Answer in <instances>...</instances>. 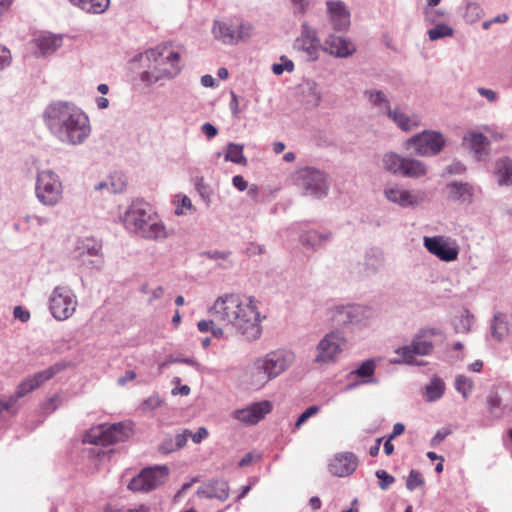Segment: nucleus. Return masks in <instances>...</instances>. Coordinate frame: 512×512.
Wrapping results in <instances>:
<instances>
[{"mask_svg": "<svg viewBox=\"0 0 512 512\" xmlns=\"http://www.w3.org/2000/svg\"><path fill=\"white\" fill-rule=\"evenodd\" d=\"M332 239L331 232H319L317 230H309L301 234L300 241L307 248L316 249L323 246Z\"/></svg>", "mask_w": 512, "mask_h": 512, "instance_id": "nucleus-30", "label": "nucleus"}, {"mask_svg": "<svg viewBox=\"0 0 512 512\" xmlns=\"http://www.w3.org/2000/svg\"><path fill=\"white\" fill-rule=\"evenodd\" d=\"M466 167L460 161H454L446 167V173L450 175H461L465 173Z\"/></svg>", "mask_w": 512, "mask_h": 512, "instance_id": "nucleus-57", "label": "nucleus"}, {"mask_svg": "<svg viewBox=\"0 0 512 512\" xmlns=\"http://www.w3.org/2000/svg\"><path fill=\"white\" fill-rule=\"evenodd\" d=\"M427 174V166L424 162L414 159L405 158L401 176L407 178H420Z\"/></svg>", "mask_w": 512, "mask_h": 512, "instance_id": "nucleus-33", "label": "nucleus"}, {"mask_svg": "<svg viewBox=\"0 0 512 512\" xmlns=\"http://www.w3.org/2000/svg\"><path fill=\"white\" fill-rule=\"evenodd\" d=\"M13 315L15 319H18L21 322H27L30 318V312L21 306H16L14 308Z\"/></svg>", "mask_w": 512, "mask_h": 512, "instance_id": "nucleus-59", "label": "nucleus"}, {"mask_svg": "<svg viewBox=\"0 0 512 512\" xmlns=\"http://www.w3.org/2000/svg\"><path fill=\"white\" fill-rule=\"evenodd\" d=\"M324 50L329 51L330 54L337 57H348L355 52L354 44L341 37L335 35H329L325 40Z\"/></svg>", "mask_w": 512, "mask_h": 512, "instance_id": "nucleus-21", "label": "nucleus"}, {"mask_svg": "<svg viewBox=\"0 0 512 512\" xmlns=\"http://www.w3.org/2000/svg\"><path fill=\"white\" fill-rule=\"evenodd\" d=\"M209 433L205 427H200L196 433H192L190 437L195 444L201 443L204 439L208 437Z\"/></svg>", "mask_w": 512, "mask_h": 512, "instance_id": "nucleus-61", "label": "nucleus"}, {"mask_svg": "<svg viewBox=\"0 0 512 512\" xmlns=\"http://www.w3.org/2000/svg\"><path fill=\"white\" fill-rule=\"evenodd\" d=\"M12 56L10 50L5 46H0V71L10 66Z\"/></svg>", "mask_w": 512, "mask_h": 512, "instance_id": "nucleus-55", "label": "nucleus"}, {"mask_svg": "<svg viewBox=\"0 0 512 512\" xmlns=\"http://www.w3.org/2000/svg\"><path fill=\"white\" fill-rule=\"evenodd\" d=\"M383 264V255L379 250L371 249L366 253L364 265L372 273L378 271Z\"/></svg>", "mask_w": 512, "mask_h": 512, "instance_id": "nucleus-42", "label": "nucleus"}, {"mask_svg": "<svg viewBox=\"0 0 512 512\" xmlns=\"http://www.w3.org/2000/svg\"><path fill=\"white\" fill-rule=\"evenodd\" d=\"M77 307V299L73 291L65 286H57L49 298V309L52 316L59 321L70 318Z\"/></svg>", "mask_w": 512, "mask_h": 512, "instance_id": "nucleus-13", "label": "nucleus"}, {"mask_svg": "<svg viewBox=\"0 0 512 512\" xmlns=\"http://www.w3.org/2000/svg\"><path fill=\"white\" fill-rule=\"evenodd\" d=\"M453 28L446 24H437L435 27L428 30L429 39L436 41L441 38L450 37L453 35Z\"/></svg>", "mask_w": 512, "mask_h": 512, "instance_id": "nucleus-44", "label": "nucleus"}, {"mask_svg": "<svg viewBox=\"0 0 512 512\" xmlns=\"http://www.w3.org/2000/svg\"><path fill=\"white\" fill-rule=\"evenodd\" d=\"M209 313L210 320L197 323L200 332H210L215 321L231 324L247 341H255L262 334L261 316L251 297L225 294L217 298Z\"/></svg>", "mask_w": 512, "mask_h": 512, "instance_id": "nucleus-1", "label": "nucleus"}, {"mask_svg": "<svg viewBox=\"0 0 512 512\" xmlns=\"http://www.w3.org/2000/svg\"><path fill=\"white\" fill-rule=\"evenodd\" d=\"M387 116L404 132L412 131L420 125V117L417 114L408 115L399 107L389 110Z\"/></svg>", "mask_w": 512, "mask_h": 512, "instance_id": "nucleus-23", "label": "nucleus"}, {"mask_svg": "<svg viewBox=\"0 0 512 512\" xmlns=\"http://www.w3.org/2000/svg\"><path fill=\"white\" fill-rule=\"evenodd\" d=\"M474 387V383L472 379L464 376L458 375L455 378V389L463 396L464 399H467L472 392Z\"/></svg>", "mask_w": 512, "mask_h": 512, "instance_id": "nucleus-43", "label": "nucleus"}, {"mask_svg": "<svg viewBox=\"0 0 512 512\" xmlns=\"http://www.w3.org/2000/svg\"><path fill=\"white\" fill-rule=\"evenodd\" d=\"M495 175L501 186L512 184V160L508 157L500 158L495 163Z\"/></svg>", "mask_w": 512, "mask_h": 512, "instance_id": "nucleus-32", "label": "nucleus"}, {"mask_svg": "<svg viewBox=\"0 0 512 512\" xmlns=\"http://www.w3.org/2000/svg\"><path fill=\"white\" fill-rule=\"evenodd\" d=\"M422 485H424V479L422 475L417 470L412 469L407 477L406 488L409 491H413Z\"/></svg>", "mask_w": 512, "mask_h": 512, "instance_id": "nucleus-49", "label": "nucleus"}, {"mask_svg": "<svg viewBox=\"0 0 512 512\" xmlns=\"http://www.w3.org/2000/svg\"><path fill=\"white\" fill-rule=\"evenodd\" d=\"M474 316L465 309L463 312L453 319V326L456 332L466 333L470 331Z\"/></svg>", "mask_w": 512, "mask_h": 512, "instance_id": "nucleus-41", "label": "nucleus"}, {"mask_svg": "<svg viewBox=\"0 0 512 512\" xmlns=\"http://www.w3.org/2000/svg\"><path fill=\"white\" fill-rule=\"evenodd\" d=\"M50 221L51 219L49 217L39 215H26L22 219V222L26 224L25 229H32L35 227L48 225Z\"/></svg>", "mask_w": 512, "mask_h": 512, "instance_id": "nucleus-45", "label": "nucleus"}, {"mask_svg": "<svg viewBox=\"0 0 512 512\" xmlns=\"http://www.w3.org/2000/svg\"><path fill=\"white\" fill-rule=\"evenodd\" d=\"M73 259L79 267L100 270L104 263L102 243L94 237L79 239L73 252Z\"/></svg>", "mask_w": 512, "mask_h": 512, "instance_id": "nucleus-12", "label": "nucleus"}, {"mask_svg": "<svg viewBox=\"0 0 512 512\" xmlns=\"http://www.w3.org/2000/svg\"><path fill=\"white\" fill-rule=\"evenodd\" d=\"M320 408L317 405L309 406L306 410H304L298 417L294 429H299L310 417L316 415L319 412Z\"/></svg>", "mask_w": 512, "mask_h": 512, "instance_id": "nucleus-51", "label": "nucleus"}, {"mask_svg": "<svg viewBox=\"0 0 512 512\" xmlns=\"http://www.w3.org/2000/svg\"><path fill=\"white\" fill-rule=\"evenodd\" d=\"M120 219L127 232L140 238L157 241L168 237L162 220L143 200H133Z\"/></svg>", "mask_w": 512, "mask_h": 512, "instance_id": "nucleus-3", "label": "nucleus"}, {"mask_svg": "<svg viewBox=\"0 0 512 512\" xmlns=\"http://www.w3.org/2000/svg\"><path fill=\"white\" fill-rule=\"evenodd\" d=\"M145 57L153 63V66L139 75L141 82L146 86H152L162 80L173 79L182 70L180 54L166 46H157L146 50Z\"/></svg>", "mask_w": 512, "mask_h": 512, "instance_id": "nucleus-5", "label": "nucleus"}, {"mask_svg": "<svg viewBox=\"0 0 512 512\" xmlns=\"http://www.w3.org/2000/svg\"><path fill=\"white\" fill-rule=\"evenodd\" d=\"M243 149H244V146L242 144L229 142L227 144V150L224 155V160L226 162H232L235 164L246 165L247 158L243 154Z\"/></svg>", "mask_w": 512, "mask_h": 512, "instance_id": "nucleus-38", "label": "nucleus"}, {"mask_svg": "<svg viewBox=\"0 0 512 512\" xmlns=\"http://www.w3.org/2000/svg\"><path fill=\"white\" fill-rule=\"evenodd\" d=\"M451 433V430L449 429H440L436 432V434L431 439V446H436L440 444L449 434Z\"/></svg>", "mask_w": 512, "mask_h": 512, "instance_id": "nucleus-60", "label": "nucleus"}, {"mask_svg": "<svg viewBox=\"0 0 512 512\" xmlns=\"http://www.w3.org/2000/svg\"><path fill=\"white\" fill-rule=\"evenodd\" d=\"M364 94L374 107L381 109L386 114L392 109L388 98L381 90H366Z\"/></svg>", "mask_w": 512, "mask_h": 512, "instance_id": "nucleus-39", "label": "nucleus"}, {"mask_svg": "<svg viewBox=\"0 0 512 512\" xmlns=\"http://www.w3.org/2000/svg\"><path fill=\"white\" fill-rule=\"evenodd\" d=\"M446 145L444 135L436 130H423L413 135L404 142L406 150L421 157H430L438 155Z\"/></svg>", "mask_w": 512, "mask_h": 512, "instance_id": "nucleus-10", "label": "nucleus"}, {"mask_svg": "<svg viewBox=\"0 0 512 512\" xmlns=\"http://www.w3.org/2000/svg\"><path fill=\"white\" fill-rule=\"evenodd\" d=\"M423 245L429 253L444 262L455 261L459 255V247L456 242L444 236H425Z\"/></svg>", "mask_w": 512, "mask_h": 512, "instance_id": "nucleus-15", "label": "nucleus"}, {"mask_svg": "<svg viewBox=\"0 0 512 512\" xmlns=\"http://www.w3.org/2000/svg\"><path fill=\"white\" fill-rule=\"evenodd\" d=\"M109 180V194H117L124 191L126 182L121 175H112Z\"/></svg>", "mask_w": 512, "mask_h": 512, "instance_id": "nucleus-47", "label": "nucleus"}, {"mask_svg": "<svg viewBox=\"0 0 512 512\" xmlns=\"http://www.w3.org/2000/svg\"><path fill=\"white\" fill-rule=\"evenodd\" d=\"M383 193L389 202L402 208L415 207L423 201V196L404 189L397 184L387 185Z\"/></svg>", "mask_w": 512, "mask_h": 512, "instance_id": "nucleus-16", "label": "nucleus"}, {"mask_svg": "<svg viewBox=\"0 0 512 512\" xmlns=\"http://www.w3.org/2000/svg\"><path fill=\"white\" fill-rule=\"evenodd\" d=\"M35 197L45 207L53 208L63 199V183L52 169L38 170L35 180Z\"/></svg>", "mask_w": 512, "mask_h": 512, "instance_id": "nucleus-8", "label": "nucleus"}, {"mask_svg": "<svg viewBox=\"0 0 512 512\" xmlns=\"http://www.w3.org/2000/svg\"><path fill=\"white\" fill-rule=\"evenodd\" d=\"M143 476L144 473H139L138 475L133 477L128 484V489L135 492L151 491V486L145 483Z\"/></svg>", "mask_w": 512, "mask_h": 512, "instance_id": "nucleus-46", "label": "nucleus"}, {"mask_svg": "<svg viewBox=\"0 0 512 512\" xmlns=\"http://www.w3.org/2000/svg\"><path fill=\"white\" fill-rule=\"evenodd\" d=\"M140 473H144L145 483L151 486V490L164 483L169 475V468L166 465H157L144 468Z\"/></svg>", "mask_w": 512, "mask_h": 512, "instance_id": "nucleus-26", "label": "nucleus"}, {"mask_svg": "<svg viewBox=\"0 0 512 512\" xmlns=\"http://www.w3.org/2000/svg\"><path fill=\"white\" fill-rule=\"evenodd\" d=\"M293 180L302 195L314 199H322L328 195L330 184L327 174L314 167H303L298 169Z\"/></svg>", "mask_w": 512, "mask_h": 512, "instance_id": "nucleus-9", "label": "nucleus"}, {"mask_svg": "<svg viewBox=\"0 0 512 512\" xmlns=\"http://www.w3.org/2000/svg\"><path fill=\"white\" fill-rule=\"evenodd\" d=\"M358 466V458L352 452L338 453L329 463V471L338 477L351 475Z\"/></svg>", "mask_w": 512, "mask_h": 512, "instance_id": "nucleus-18", "label": "nucleus"}, {"mask_svg": "<svg viewBox=\"0 0 512 512\" xmlns=\"http://www.w3.org/2000/svg\"><path fill=\"white\" fill-rule=\"evenodd\" d=\"M371 307L356 303H335L326 308L325 317L335 330L360 331L370 326L374 319Z\"/></svg>", "mask_w": 512, "mask_h": 512, "instance_id": "nucleus-4", "label": "nucleus"}, {"mask_svg": "<svg viewBox=\"0 0 512 512\" xmlns=\"http://www.w3.org/2000/svg\"><path fill=\"white\" fill-rule=\"evenodd\" d=\"M463 141L469 145L473 151L477 161H483L489 154L488 146L490 144L488 138L481 132L469 131L463 137Z\"/></svg>", "mask_w": 512, "mask_h": 512, "instance_id": "nucleus-20", "label": "nucleus"}, {"mask_svg": "<svg viewBox=\"0 0 512 512\" xmlns=\"http://www.w3.org/2000/svg\"><path fill=\"white\" fill-rule=\"evenodd\" d=\"M295 16H302L306 13L309 0H290Z\"/></svg>", "mask_w": 512, "mask_h": 512, "instance_id": "nucleus-53", "label": "nucleus"}, {"mask_svg": "<svg viewBox=\"0 0 512 512\" xmlns=\"http://www.w3.org/2000/svg\"><path fill=\"white\" fill-rule=\"evenodd\" d=\"M190 435H191V431L188 429H185L182 433H179L175 436L174 443H175V447L177 448V450L182 449L186 445Z\"/></svg>", "mask_w": 512, "mask_h": 512, "instance_id": "nucleus-58", "label": "nucleus"}, {"mask_svg": "<svg viewBox=\"0 0 512 512\" xmlns=\"http://www.w3.org/2000/svg\"><path fill=\"white\" fill-rule=\"evenodd\" d=\"M477 91L482 97L486 98L491 103L497 100V93L492 89L480 87Z\"/></svg>", "mask_w": 512, "mask_h": 512, "instance_id": "nucleus-63", "label": "nucleus"}, {"mask_svg": "<svg viewBox=\"0 0 512 512\" xmlns=\"http://www.w3.org/2000/svg\"><path fill=\"white\" fill-rule=\"evenodd\" d=\"M159 452L162 454H170L174 451H177V448L175 447L174 439L173 438H167L162 441V443L159 445L158 448Z\"/></svg>", "mask_w": 512, "mask_h": 512, "instance_id": "nucleus-56", "label": "nucleus"}, {"mask_svg": "<svg viewBox=\"0 0 512 512\" xmlns=\"http://www.w3.org/2000/svg\"><path fill=\"white\" fill-rule=\"evenodd\" d=\"M445 389L444 381L440 377L434 376L425 387L426 400L428 402L438 401L444 395Z\"/></svg>", "mask_w": 512, "mask_h": 512, "instance_id": "nucleus-37", "label": "nucleus"}, {"mask_svg": "<svg viewBox=\"0 0 512 512\" xmlns=\"http://www.w3.org/2000/svg\"><path fill=\"white\" fill-rule=\"evenodd\" d=\"M295 354L290 350L278 349L267 353L254 363L252 385L262 387L286 371L294 362Z\"/></svg>", "mask_w": 512, "mask_h": 512, "instance_id": "nucleus-7", "label": "nucleus"}, {"mask_svg": "<svg viewBox=\"0 0 512 512\" xmlns=\"http://www.w3.org/2000/svg\"><path fill=\"white\" fill-rule=\"evenodd\" d=\"M201 131L207 136L208 139H212L218 134V129L209 122H205L201 126Z\"/></svg>", "mask_w": 512, "mask_h": 512, "instance_id": "nucleus-62", "label": "nucleus"}, {"mask_svg": "<svg viewBox=\"0 0 512 512\" xmlns=\"http://www.w3.org/2000/svg\"><path fill=\"white\" fill-rule=\"evenodd\" d=\"M293 47L296 51L301 52L306 61H316L319 58L321 48L320 40H302L295 39Z\"/></svg>", "mask_w": 512, "mask_h": 512, "instance_id": "nucleus-29", "label": "nucleus"}, {"mask_svg": "<svg viewBox=\"0 0 512 512\" xmlns=\"http://www.w3.org/2000/svg\"><path fill=\"white\" fill-rule=\"evenodd\" d=\"M233 21L236 35V43H239L240 41H245L252 36L254 26L250 22L244 21L240 18H233Z\"/></svg>", "mask_w": 512, "mask_h": 512, "instance_id": "nucleus-40", "label": "nucleus"}, {"mask_svg": "<svg viewBox=\"0 0 512 512\" xmlns=\"http://www.w3.org/2000/svg\"><path fill=\"white\" fill-rule=\"evenodd\" d=\"M297 39L302 40H319L317 32L314 28L310 27L307 22H303L301 25V35Z\"/></svg>", "mask_w": 512, "mask_h": 512, "instance_id": "nucleus-52", "label": "nucleus"}, {"mask_svg": "<svg viewBox=\"0 0 512 512\" xmlns=\"http://www.w3.org/2000/svg\"><path fill=\"white\" fill-rule=\"evenodd\" d=\"M272 409L269 401L255 402L245 408L233 412V417L246 425L257 424Z\"/></svg>", "mask_w": 512, "mask_h": 512, "instance_id": "nucleus-17", "label": "nucleus"}, {"mask_svg": "<svg viewBox=\"0 0 512 512\" xmlns=\"http://www.w3.org/2000/svg\"><path fill=\"white\" fill-rule=\"evenodd\" d=\"M444 334L438 328H422L412 337L408 345L398 347L395 353L400 356L392 363L423 366L426 364L424 361H418L417 357L432 355L434 348L439 343L443 342Z\"/></svg>", "mask_w": 512, "mask_h": 512, "instance_id": "nucleus-6", "label": "nucleus"}, {"mask_svg": "<svg viewBox=\"0 0 512 512\" xmlns=\"http://www.w3.org/2000/svg\"><path fill=\"white\" fill-rule=\"evenodd\" d=\"M130 427L125 423L98 425L92 427L83 436V443L108 446L125 441L130 434Z\"/></svg>", "mask_w": 512, "mask_h": 512, "instance_id": "nucleus-11", "label": "nucleus"}, {"mask_svg": "<svg viewBox=\"0 0 512 512\" xmlns=\"http://www.w3.org/2000/svg\"><path fill=\"white\" fill-rule=\"evenodd\" d=\"M69 2L91 14H102L110 5V0H69Z\"/></svg>", "mask_w": 512, "mask_h": 512, "instance_id": "nucleus-34", "label": "nucleus"}, {"mask_svg": "<svg viewBox=\"0 0 512 512\" xmlns=\"http://www.w3.org/2000/svg\"><path fill=\"white\" fill-rule=\"evenodd\" d=\"M198 494H203L206 498H216L225 501L229 497V485L226 481L220 479H212L206 483L205 488L198 490Z\"/></svg>", "mask_w": 512, "mask_h": 512, "instance_id": "nucleus-25", "label": "nucleus"}, {"mask_svg": "<svg viewBox=\"0 0 512 512\" xmlns=\"http://www.w3.org/2000/svg\"><path fill=\"white\" fill-rule=\"evenodd\" d=\"M405 157L395 153L387 152L382 157V166L385 171L394 174L401 175Z\"/></svg>", "mask_w": 512, "mask_h": 512, "instance_id": "nucleus-36", "label": "nucleus"}, {"mask_svg": "<svg viewBox=\"0 0 512 512\" xmlns=\"http://www.w3.org/2000/svg\"><path fill=\"white\" fill-rule=\"evenodd\" d=\"M280 61L281 63H274L271 67L275 75H281L284 71L293 72L294 63L292 60L288 59L286 56H281Z\"/></svg>", "mask_w": 512, "mask_h": 512, "instance_id": "nucleus-48", "label": "nucleus"}, {"mask_svg": "<svg viewBox=\"0 0 512 512\" xmlns=\"http://www.w3.org/2000/svg\"><path fill=\"white\" fill-rule=\"evenodd\" d=\"M375 476L378 478V486L381 490H387L395 482V478L385 470H377Z\"/></svg>", "mask_w": 512, "mask_h": 512, "instance_id": "nucleus-50", "label": "nucleus"}, {"mask_svg": "<svg viewBox=\"0 0 512 512\" xmlns=\"http://www.w3.org/2000/svg\"><path fill=\"white\" fill-rule=\"evenodd\" d=\"M376 369V364L373 359L363 361L355 370L351 371L348 375L349 378L358 376L361 378V383L375 384L377 380L373 377Z\"/></svg>", "mask_w": 512, "mask_h": 512, "instance_id": "nucleus-31", "label": "nucleus"}, {"mask_svg": "<svg viewBox=\"0 0 512 512\" xmlns=\"http://www.w3.org/2000/svg\"><path fill=\"white\" fill-rule=\"evenodd\" d=\"M60 402L61 397L59 395H54L53 397L49 398L45 403H43L42 410L46 414H51L57 409L58 404Z\"/></svg>", "mask_w": 512, "mask_h": 512, "instance_id": "nucleus-54", "label": "nucleus"}, {"mask_svg": "<svg viewBox=\"0 0 512 512\" xmlns=\"http://www.w3.org/2000/svg\"><path fill=\"white\" fill-rule=\"evenodd\" d=\"M327 10L333 27L342 31L350 26V12L342 1H327Z\"/></svg>", "mask_w": 512, "mask_h": 512, "instance_id": "nucleus-19", "label": "nucleus"}, {"mask_svg": "<svg viewBox=\"0 0 512 512\" xmlns=\"http://www.w3.org/2000/svg\"><path fill=\"white\" fill-rule=\"evenodd\" d=\"M34 43L37 48L36 54L47 56L54 53L62 45V38L51 33H43L35 37Z\"/></svg>", "mask_w": 512, "mask_h": 512, "instance_id": "nucleus-24", "label": "nucleus"}, {"mask_svg": "<svg viewBox=\"0 0 512 512\" xmlns=\"http://www.w3.org/2000/svg\"><path fill=\"white\" fill-rule=\"evenodd\" d=\"M491 336L497 341H503L509 334V324L506 314L495 312L490 323Z\"/></svg>", "mask_w": 512, "mask_h": 512, "instance_id": "nucleus-28", "label": "nucleus"}, {"mask_svg": "<svg viewBox=\"0 0 512 512\" xmlns=\"http://www.w3.org/2000/svg\"><path fill=\"white\" fill-rule=\"evenodd\" d=\"M346 342L341 331L332 330L327 333L316 346L314 363L330 364L336 361L342 352V346Z\"/></svg>", "mask_w": 512, "mask_h": 512, "instance_id": "nucleus-14", "label": "nucleus"}, {"mask_svg": "<svg viewBox=\"0 0 512 512\" xmlns=\"http://www.w3.org/2000/svg\"><path fill=\"white\" fill-rule=\"evenodd\" d=\"M212 34L216 40L225 45L237 44L233 19L215 20L212 26Z\"/></svg>", "mask_w": 512, "mask_h": 512, "instance_id": "nucleus-22", "label": "nucleus"}, {"mask_svg": "<svg viewBox=\"0 0 512 512\" xmlns=\"http://www.w3.org/2000/svg\"><path fill=\"white\" fill-rule=\"evenodd\" d=\"M449 198L455 201L470 203L473 198L474 190L471 184L467 182L453 181L447 185Z\"/></svg>", "mask_w": 512, "mask_h": 512, "instance_id": "nucleus-27", "label": "nucleus"}, {"mask_svg": "<svg viewBox=\"0 0 512 512\" xmlns=\"http://www.w3.org/2000/svg\"><path fill=\"white\" fill-rule=\"evenodd\" d=\"M486 406L493 419H501L505 414L506 405L503 404L501 396L495 390L489 392Z\"/></svg>", "mask_w": 512, "mask_h": 512, "instance_id": "nucleus-35", "label": "nucleus"}, {"mask_svg": "<svg viewBox=\"0 0 512 512\" xmlns=\"http://www.w3.org/2000/svg\"><path fill=\"white\" fill-rule=\"evenodd\" d=\"M43 119L49 132L65 145H82L91 135L88 115L72 102L50 103L44 110Z\"/></svg>", "mask_w": 512, "mask_h": 512, "instance_id": "nucleus-2", "label": "nucleus"}, {"mask_svg": "<svg viewBox=\"0 0 512 512\" xmlns=\"http://www.w3.org/2000/svg\"><path fill=\"white\" fill-rule=\"evenodd\" d=\"M161 404H162L161 399L159 398V396L155 395V396H151V397L147 398L144 401L143 405L145 406V408L153 410V409L160 407Z\"/></svg>", "mask_w": 512, "mask_h": 512, "instance_id": "nucleus-64", "label": "nucleus"}]
</instances>
